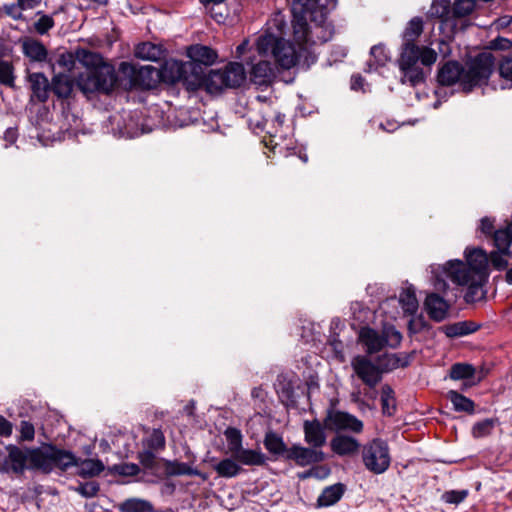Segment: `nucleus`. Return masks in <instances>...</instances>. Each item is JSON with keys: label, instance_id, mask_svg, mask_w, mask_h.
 <instances>
[{"label": "nucleus", "instance_id": "35", "mask_svg": "<svg viewBox=\"0 0 512 512\" xmlns=\"http://www.w3.org/2000/svg\"><path fill=\"white\" fill-rule=\"evenodd\" d=\"M53 89L59 97H68L72 92L73 82L69 76L59 74L54 77Z\"/></svg>", "mask_w": 512, "mask_h": 512}, {"label": "nucleus", "instance_id": "30", "mask_svg": "<svg viewBox=\"0 0 512 512\" xmlns=\"http://www.w3.org/2000/svg\"><path fill=\"white\" fill-rule=\"evenodd\" d=\"M370 56L373 62H368L367 71L376 70L379 67H383L388 61H390V55L383 45H374L370 50Z\"/></svg>", "mask_w": 512, "mask_h": 512}, {"label": "nucleus", "instance_id": "31", "mask_svg": "<svg viewBox=\"0 0 512 512\" xmlns=\"http://www.w3.org/2000/svg\"><path fill=\"white\" fill-rule=\"evenodd\" d=\"M399 303L404 312L414 314L418 309V300L412 286L406 287L399 295Z\"/></svg>", "mask_w": 512, "mask_h": 512}, {"label": "nucleus", "instance_id": "14", "mask_svg": "<svg viewBox=\"0 0 512 512\" xmlns=\"http://www.w3.org/2000/svg\"><path fill=\"white\" fill-rule=\"evenodd\" d=\"M286 458L295 461L301 467H305L324 460V453L316 448H306L293 445L287 450Z\"/></svg>", "mask_w": 512, "mask_h": 512}, {"label": "nucleus", "instance_id": "22", "mask_svg": "<svg viewBox=\"0 0 512 512\" xmlns=\"http://www.w3.org/2000/svg\"><path fill=\"white\" fill-rule=\"evenodd\" d=\"M478 325L472 321H459L444 325L439 330L449 338H457L469 335L477 331Z\"/></svg>", "mask_w": 512, "mask_h": 512}, {"label": "nucleus", "instance_id": "42", "mask_svg": "<svg viewBox=\"0 0 512 512\" xmlns=\"http://www.w3.org/2000/svg\"><path fill=\"white\" fill-rule=\"evenodd\" d=\"M493 428L494 421L492 419H485L473 426L472 433L475 437H484L489 435Z\"/></svg>", "mask_w": 512, "mask_h": 512}, {"label": "nucleus", "instance_id": "19", "mask_svg": "<svg viewBox=\"0 0 512 512\" xmlns=\"http://www.w3.org/2000/svg\"><path fill=\"white\" fill-rule=\"evenodd\" d=\"M42 0H16L15 3L3 5L4 13L13 20H24V11L35 9Z\"/></svg>", "mask_w": 512, "mask_h": 512}, {"label": "nucleus", "instance_id": "26", "mask_svg": "<svg viewBox=\"0 0 512 512\" xmlns=\"http://www.w3.org/2000/svg\"><path fill=\"white\" fill-rule=\"evenodd\" d=\"M274 73L273 65L268 60H260L252 66L251 79L255 84L266 83Z\"/></svg>", "mask_w": 512, "mask_h": 512}, {"label": "nucleus", "instance_id": "24", "mask_svg": "<svg viewBox=\"0 0 512 512\" xmlns=\"http://www.w3.org/2000/svg\"><path fill=\"white\" fill-rule=\"evenodd\" d=\"M164 472L167 476H200L203 480H206V475L202 474L199 470L192 468L186 463L177 461H164Z\"/></svg>", "mask_w": 512, "mask_h": 512}, {"label": "nucleus", "instance_id": "23", "mask_svg": "<svg viewBox=\"0 0 512 512\" xmlns=\"http://www.w3.org/2000/svg\"><path fill=\"white\" fill-rule=\"evenodd\" d=\"M74 457L76 456L74 455ZM71 466L78 468L77 473L81 477H94L104 470V464L98 459L78 460L75 458V463L71 464L69 467Z\"/></svg>", "mask_w": 512, "mask_h": 512}, {"label": "nucleus", "instance_id": "7", "mask_svg": "<svg viewBox=\"0 0 512 512\" xmlns=\"http://www.w3.org/2000/svg\"><path fill=\"white\" fill-rule=\"evenodd\" d=\"M92 58V67H86L81 72L77 79L76 84L78 88L84 93H109L113 90L117 77L114 68L102 61V59L94 54L90 55Z\"/></svg>", "mask_w": 512, "mask_h": 512}, {"label": "nucleus", "instance_id": "57", "mask_svg": "<svg viewBox=\"0 0 512 512\" xmlns=\"http://www.w3.org/2000/svg\"><path fill=\"white\" fill-rule=\"evenodd\" d=\"M201 3L207 5V4H219L221 2H223L224 0H200Z\"/></svg>", "mask_w": 512, "mask_h": 512}, {"label": "nucleus", "instance_id": "47", "mask_svg": "<svg viewBox=\"0 0 512 512\" xmlns=\"http://www.w3.org/2000/svg\"><path fill=\"white\" fill-rule=\"evenodd\" d=\"M76 491L84 497L91 498L96 496L99 491V487L96 483L90 482L80 485L78 488H76Z\"/></svg>", "mask_w": 512, "mask_h": 512}, {"label": "nucleus", "instance_id": "51", "mask_svg": "<svg viewBox=\"0 0 512 512\" xmlns=\"http://www.w3.org/2000/svg\"><path fill=\"white\" fill-rule=\"evenodd\" d=\"M12 433V424L4 417L0 416V435L10 436Z\"/></svg>", "mask_w": 512, "mask_h": 512}, {"label": "nucleus", "instance_id": "2", "mask_svg": "<svg viewBox=\"0 0 512 512\" xmlns=\"http://www.w3.org/2000/svg\"><path fill=\"white\" fill-rule=\"evenodd\" d=\"M286 26L285 15L280 11L275 12L266 22L264 34L257 39L256 48L260 56L271 57L283 69H290L296 65L300 52L311 42V38L308 32L307 40L300 43L293 32L294 45L284 38Z\"/></svg>", "mask_w": 512, "mask_h": 512}, {"label": "nucleus", "instance_id": "37", "mask_svg": "<svg viewBox=\"0 0 512 512\" xmlns=\"http://www.w3.org/2000/svg\"><path fill=\"white\" fill-rule=\"evenodd\" d=\"M38 17L37 20L33 23V28L36 33L40 35L46 34L50 29H52L55 25L54 19L51 15L44 14L41 11L36 13Z\"/></svg>", "mask_w": 512, "mask_h": 512}, {"label": "nucleus", "instance_id": "45", "mask_svg": "<svg viewBox=\"0 0 512 512\" xmlns=\"http://www.w3.org/2000/svg\"><path fill=\"white\" fill-rule=\"evenodd\" d=\"M500 76L512 86V56L506 57L499 65Z\"/></svg>", "mask_w": 512, "mask_h": 512}, {"label": "nucleus", "instance_id": "27", "mask_svg": "<svg viewBox=\"0 0 512 512\" xmlns=\"http://www.w3.org/2000/svg\"><path fill=\"white\" fill-rule=\"evenodd\" d=\"M217 474L224 478H233L239 475L242 471L241 463L233 456L224 458L214 466Z\"/></svg>", "mask_w": 512, "mask_h": 512}, {"label": "nucleus", "instance_id": "11", "mask_svg": "<svg viewBox=\"0 0 512 512\" xmlns=\"http://www.w3.org/2000/svg\"><path fill=\"white\" fill-rule=\"evenodd\" d=\"M224 435L227 440L228 453L242 465L260 466L265 463L266 457L260 450L243 448V437L238 429L229 427L225 430Z\"/></svg>", "mask_w": 512, "mask_h": 512}, {"label": "nucleus", "instance_id": "6", "mask_svg": "<svg viewBox=\"0 0 512 512\" xmlns=\"http://www.w3.org/2000/svg\"><path fill=\"white\" fill-rule=\"evenodd\" d=\"M159 75L170 83L182 81L190 90H196L204 83V78L199 71H196L193 63L175 59L166 61L160 73L151 65L141 66L134 80L145 87H151L150 81L146 82L145 78L154 81V76L158 77Z\"/></svg>", "mask_w": 512, "mask_h": 512}, {"label": "nucleus", "instance_id": "53", "mask_svg": "<svg viewBox=\"0 0 512 512\" xmlns=\"http://www.w3.org/2000/svg\"><path fill=\"white\" fill-rule=\"evenodd\" d=\"M492 46L497 49H508L511 46V42L505 38H498L492 42Z\"/></svg>", "mask_w": 512, "mask_h": 512}, {"label": "nucleus", "instance_id": "10", "mask_svg": "<svg viewBox=\"0 0 512 512\" xmlns=\"http://www.w3.org/2000/svg\"><path fill=\"white\" fill-rule=\"evenodd\" d=\"M359 340L366 347L369 354H374L386 346L397 347L401 343L402 335L393 326H385L382 333L364 327L360 330Z\"/></svg>", "mask_w": 512, "mask_h": 512}, {"label": "nucleus", "instance_id": "17", "mask_svg": "<svg viewBox=\"0 0 512 512\" xmlns=\"http://www.w3.org/2000/svg\"><path fill=\"white\" fill-rule=\"evenodd\" d=\"M187 56L190 59L188 63H193L196 67V71H199L202 77L203 73L199 64L211 65L217 58V54L214 50L200 44L190 46L187 49Z\"/></svg>", "mask_w": 512, "mask_h": 512}, {"label": "nucleus", "instance_id": "36", "mask_svg": "<svg viewBox=\"0 0 512 512\" xmlns=\"http://www.w3.org/2000/svg\"><path fill=\"white\" fill-rule=\"evenodd\" d=\"M475 374V368L467 363H456L450 369V377L453 380L470 379Z\"/></svg>", "mask_w": 512, "mask_h": 512}, {"label": "nucleus", "instance_id": "15", "mask_svg": "<svg viewBox=\"0 0 512 512\" xmlns=\"http://www.w3.org/2000/svg\"><path fill=\"white\" fill-rule=\"evenodd\" d=\"M327 425L334 430H349L355 433H359L363 429L362 421L349 413L341 411L329 413Z\"/></svg>", "mask_w": 512, "mask_h": 512}, {"label": "nucleus", "instance_id": "13", "mask_svg": "<svg viewBox=\"0 0 512 512\" xmlns=\"http://www.w3.org/2000/svg\"><path fill=\"white\" fill-rule=\"evenodd\" d=\"M351 367L359 379L370 388L375 387L381 381L382 373L379 367L366 356L353 357Z\"/></svg>", "mask_w": 512, "mask_h": 512}, {"label": "nucleus", "instance_id": "4", "mask_svg": "<svg viewBox=\"0 0 512 512\" xmlns=\"http://www.w3.org/2000/svg\"><path fill=\"white\" fill-rule=\"evenodd\" d=\"M8 452V456L0 468L1 472L12 471L21 474L25 469H38L48 473L54 468L66 470L75 463L73 453L53 446L26 450L11 446L8 448Z\"/></svg>", "mask_w": 512, "mask_h": 512}, {"label": "nucleus", "instance_id": "61", "mask_svg": "<svg viewBox=\"0 0 512 512\" xmlns=\"http://www.w3.org/2000/svg\"><path fill=\"white\" fill-rule=\"evenodd\" d=\"M506 19H507V17H504V18H503L504 23H505V24H508V23L510 22V20H506Z\"/></svg>", "mask_w": 512, "mask_h": 512}, {"label": "nucleus", "instance_id": "29", "mask_svg": "<svg viewBox=\"0 0 512 512\" xmlns=\"http://www.w3.org/2000/svg\"><path fill=\"white\" fill-rule=\"evenodd\" d=\"M344 493V486L342 484H335L323 490L318 497L319 506H331L338 502Z\"/></svg>", "mask_w": 512, "mask_h": 512}, {"label": "nucleus", "instance_id": "58", "mask_svg": "<svg viewBox=\"0 0 512 512\" xmlns=\"http://www.w3.org/2000/svg\"><path fill=\"white\" fill-rule=\"evenodd\" d=\"M275 121H276L279 125H282V123L284 122V115L278 114V115L275 117Z\"/></svg>", "mask_w": 512, "mask_h": 512}, {"label": "nucleus", "instance_id": "16", "mask_svg": "<svg viewBox=\"0 0 512 512\" xmlns=\"http://www.w3.org/2000/svg\"><path fill=\"white\" fill-rule=\"evenodd\" d=\"M425 310L431 319L441 322L447 318L450 305L436 293H429L424 302Z\"/></svg>", "mask_w": 512, "mask_h": 512}, {"label": "nucleus", "instance_id": "49", "mask_svg": "<svg viewBox=\"0 0 512 512\" xmlns=\"http://www.w3.org/2000/svg\"><path fill=\"white\" fill-rule=\"evenodd\" d=\"M20 433L22 440H32L35 434L34 426L27 421H22L20 425Z\"/></svg>", "mask_w": 512, "mask_h": 512}, {"label": "nucleus", "instance_id": "43", "mask_svg": "<svg viewBox=\"0 0 512 512\" xmlns=\"http://www.w3.org/2000/svg\"><path fill=\"white\" fill-rule=\"evenodd\" d=\"M468 493V490H450L446 491L442 498L446 503L457 505L466 499Z\"/></svg>", "mask_w": 512, "mask_h": 512}, {"label": "nucleus", "instance_id": "21", "mask_svg": "<svg viewBox=\"0 0 512 512\" xmlns=\"http://www.w3.org/2000/svg\"><path fill=\"white\" fill-rule=\"evenodd\" d=\"M331 449L340 456L352 455L360 447L359 442L353 437L346 435H337L331 440Z\"/></svg>", "mask_w": 512, "mask_h": 512}, {"label": "nucleus", "instance_id": "59", "mask_svg": "<svg viewBox=\"0 0 512 512\" xmlns=\"http://www.w3.org/2000/svg\"><path fill=\"white\" fill-rule=\"evenodd\" d=\"M246 45H247V43H246V42H243L242 44H240V45L237 47V52H238V53H242V52L246 49Z\"/></svg>", "mask_w": 512, "mask_h": 512}, {"label": "nucleus", "instance_id": "8", "mask_svg": "<svg viewBox=\"0 0 512 512\" xmlns=\"http://www.w3.org/2000/svg\"><path fill=\"white\" fill-rule=\"evenodd\" d=\"M336 1L330 0L323 4L320 3V0H290L291 11L295 18L293 23L294 33L300 43L307 40V33L310 32L307 24L308 18H312V14L317 11L322 14L323 9L334 8Z\"/></svg>", "mask_w": 512, "mask_h": 512}, {"label": "nucleus", "instance_id": "54", "mask_svg": "<svg viewBox=\"0 0 512 512\" xmlns=\"http://www.w3.org/2000/svg\"><path fill=\"white\" fill-rule=\"evenodd\" d=\"M364 79L360 75L353 76L351 79V88L353 90H363Z\"/></svg>", "mask_w": 512, "mask_h": 512}, {"label": "nucleus", "instance_id": "12", "mask_svg": "<svg viewBox=\"0 0 512 512\" xmlns=\"http://www.w3.org/2000/svg\"><path fill=\"white\" fill-rule=\"evenodd\" d=\"M363 463L374 474L384 473L390 466L391 457L387 443L374 439L363 449Z\"/></svg>", "mask_w": 512, "mask_h": 512}, {"label": "nucleus", "instance_id": "38", "mask_svg": "<svg viewBox=\"0 0 512 512\" xmlns=\"http://www.w3.org/2000/svg\"><path fill=\"white\" fill-rule=\"evenodd\" d=\"M382 411L386 415H393L395 411V400L393 390L390 386L384 385L381 388Z\"/></svg>", "mask_w": 512, "mask_h": 512}, {"label": "nucleus", "instance_id": "20", "mask_svg": "<svg viewBox=\"0 0 512 512\" xmlns=\"http://www.w3.org/2000/svg\"><path fill=\"white\" fill-rule=\"evenodd\" d=\"M305 441L314 448L322 447L326 442L323 427L318 421L304 422Z\"/></svg>", "mask_w": 512, "mask_h": 512}, {"label": "nucleus", "instance_id": "60", "mask_svg": "<svg viewBox=\"0 0 512 512\" xmlns=\"http://www.w3.org/2000/svg\"><path fill=\"white\" fill-rule=\"evenodd\" d=\"M439 44H440V46H447L446 42L443 40H441Z\"/></svg>", "mask_w": 512, "mask_h": 512}, {"label": "nucleus", "instance_id": "39", "mask_svg": "<svg viewBox=\"0 0 512 512\" xmlns=\"http://www.w3.org/2000/svg\"><path fill=\"white\" fill-rule=\"evenodd\" d=\"M123 512H146L151 511L152 506L149 502L142 499H128L121 505Z\"/></svg>", "mask_w": 512, "mask_h": 512}, {"label": "nucleus", "instance_id": "32", "mask_svg": "<svg viewBox=\"0 0 512 512\" xmlns=\"http://www.w3.org/2000/svg\"><path fill=\"white\" fill-rule=\"evenodd\" d=\"M264 446L272 454L285 456L287 454L288 449H286L282 437L274 432H269L266 434L264 439Z\"/></svg>", "mask_w": 512, "mask_h": 512}, {"label": "nucleus", "instance_id": "9", "mask_svg": "<svg viewBox=\"0 0 512 512\" xmlns=\"http://www.w3.org/2000/svg\"><path fill=\"white\" fill-rule=\"evenodd\" d=\"M246 80L244 66L237 62L229 63L224 69L212 70L204 80L206 90L211 94L221 92L224 88L241 86Z\"/></svg>", "mask_w": 512, "mask_h": 512}, {"label": "nucleus", "instance_id": "5", "mask_svg": "<svg viewBox=\"0 0 512 512\" xmlns=\"http://www.w3.org/2000/svg\"><path fill=\"white\" fill-rule=\"evenodd\" d=\"M495 68V58L491 52H482L463 67L456 61H448L438 71V82L450 86L459 83L463 91L470 92L474 87L485 84Z\"/></svg>", "mask_w": 512, "mask_h": 512}, {"label": "nucleus", "instance_id": "28", "mask_svg": "<svg viewBox=\"0 0 512 512\" xmlns=\"http://www.w3.org/2000/svg\"><path fill=\"white\" fill-rule=\"evenodd\" d=\"M162 54V48L151 42L141 43L135 48V56L146 61H158Z\"/></svg>", "mask_w": 512, "mask_h": 512}, {"label": "nucleus", "instance_id": "3", "mask_svg": "<svg viewBox=\"0 0 512 512\" xmlns=\"http://www.w3.org/2000/svg\"><path fill=\"white\" fill-rule=\"evenodd\" d=\"M423 31V21L419 17L411 19L404 30V44L398 66L401 71V83L416 86L425 80L423 68L431 67L437 61V52L427 46H418L414 41Z\"/></svg>", "mask_w": 512, "mask_h": 512}, {"label": "nucleus", "instance_id": "55", "mask_svg": "<svg viewBox=\"0 0 512 512\" xmlns=\"http://www.w3.org/2000/svg\"><path fill=\"white\" fill-rule=\"evenodd\" d=\"M120 70L123 73H133V74L136 73V68L132 64L127 63V62L121 63Z\"/></svg>", "mask_w": 512, "mask_h": 512}, {"label": "nucleus", "instance_id": "44", "mask_svg": "<svg viewBox=\"0 0 512 512\" xmlns=\"http://www.w3.org/2000/svg\"><path fill=\"white\" fill-rule=\"evenodd\" d=\"M148 446H149V448L154 449V450L164 448L165 437H164L163 433L159 430H154L148 439Z\"/></svg>", "mask_w": 512, "mask_h": 512}, {"label": "nucleus", "instance_id": "34", "mask_svg": "<svg viewBox=\"0 0 512 512\" xmlns=\"http://www.w3.org/2000/svg\"><path fill=\"white\" fill-rule=\"evenodd\" d=\"M15 67L11 61L0 59V85L6 87L15 86Z\"/></svg>", "mask_w": 512, "mask_h": 512}, {"label": "nucleus", "instance_id": "25", "mask_svg": "<svg viewBox=\"0 0 512 512\" xmlns=\"http://www.w3.org/2000/svg\"><path fill=\"white\" fill-rule=\"evenodd\" d=\"M29 83L33 95L40 101H46L49 93V81L43 73H32L29 75Z\"/></svg>", "mask_w": 512, "mask_h": 512}, {"label": "nucleus", "instance_id": "40", "mask_svg": "<svg viewBox=\"0 0 512 512\" xmlns=\"http://www.w3.org/2000/svg\"><path fill=\"white\" fill-rule=\"evenodd\" d=\"M429 13L431 16L441 18L443 22L447 23L449 20V13H450L449 1H447V0L434 1L431 5V9H430Z\"/></svg>", "mask_w": 512, "mask_h": 512}, {"label": "nucleus", "instance_id": "52", "mask_svg": "<svg viewBox=\"0 0 512 512\" xmlns=\"http://www.w3.org/2000/svg\"><path fill=\"white\" fill-rule=\"evenodd\" d=\"M387 365L390 369L398 368L400 366H404L405 363L400 361V358L396 354H391L386 356Z\"/></svg>", "mask_w": 512, "mask_h": 512}, {"label": "nucleus", "instance_id": "1", "mask_svg": "<svg viewBox=\"0 0 512 512\" xmlns=\"http://www.w3.org/2000/svg\"><path fill=\"white\" fill-rule=\"evenodd\" d=\"M495 251L490 256L485 250L478 247H467L464 250V259L449 260L443 265L433 264L430 266L432 274L431 282L438 291H446L450 279L454 284L466 288L464 299L467 303H474L484 298V286L489 278V264L499 271L505 270L508 266L507 256L510 255L512 245V221L505 227L495 231Z\"/></svg>", "mask_w": 512, "mask_h": 512}, {"label": "nucleus", "instance_id": "18", "mask_svg": "<svg viewBox=\"0 0 512 512\" xmlns=\"http://www.w3.org/2000/svg\"><path fill=\"white\" fill-rule=\"evenodd\" d=\"M23 55L32 62H44L48 57V50L44 44L34 38L25 37L20 40Z\"/></svg>", "mask_w": 512, "mask_h": 512}, {"label": "nucleus", "instance_id": "46", "mask_svg": "<svg viewBox=\"0 0 512 512\" xmlns=\"http://www.w3.org/2000/svg\"><path fill=\"white\" fill-rule=\"evenodd\" d=\"M115 471L123 476H134L140 471L139 466L134 463H122L115 466Z\"/></svg>", "mask_w": 512, "mask_h": 512}, {"label": "nucleus", "instance_id": "33", "mask_svg": "<svg viewBox=\"0 0 512 512\" xmlns=\"http://www.w3.org/2000/svg\"><path fill=\"white\" fill-rule=\"evenodd\" d=\"M448 399L453 404L456 411L472 413L474 411V403L466 396L457 391L451 390L447 393Z\"/></svg>", "mask_w": 512, "mask_h": 512}, {"label": "nucleus", "instance_id": "50", "mask_svg": "<svg viewBox=\"0 0 512 512\" xmlns=\"http://www.w3.org/2000/svg\"><path fill=\"white\" fill-rule=\"evenodd\" d=\"M493 227V221L490 218L485 217L481 219L480 230L483 234L494 236L495 231L493 232Z\"/></svg>", "mask_w": 512, "mask_h": 512}, {"label": "nucleus", "instance_id": "62", "mask_svg": "<svg viewBox=\"0 0 512 512\" xmlns=\"http://www.w3.org/2000/svg\"><path fill=\"white\" fill-rule=\"evenodd\" d=\"M441 52H442L444 55H447V54L449 53V51H443L442 49H441Z\"/></svg>", "mask_w": 512, "mask_h": 512}, {"label": "nucleus", "instance_id": "56", "mask_svg": "<svg viewBox=\"0 0 512 512\" xmlns=\"http://www.w3.org/2000/svg\"><path fill=\"white\" fill-rule=\"evenodd\" d=\"M506 281L508 284L512 285V267L506 273Z\"/></svg>", "mask_w": 512, "mask_h": 512}, {"label": "nucleus", "instance_id": "41", "mask_svg": "<svg viewBox=\"0 0 512 512\" xmlns=\"http://www.w3.org/2000/svg\"><path fill=\"white\" fill-rule=\"evenodd\" d=\"M475 8V0H457L453 6V14L456 17H464Z\"/></svg>", "mask_w": 512, "mask_h": 512}, {"label": "nucleus", "instance_id": "48", "mask_svg": "<svg viewBox=\"0 0 512 512\" xmlns=\"http://www.w3.org/2000/svg\"><path fill=\"white\" fill-rule=\"evenodd\" d=\"M141 464L147 469H153L156 463V457L151 451H144L139 455Z\"/></svg>", "mask_w": 512, "mask_h": 512}]
</instances>
